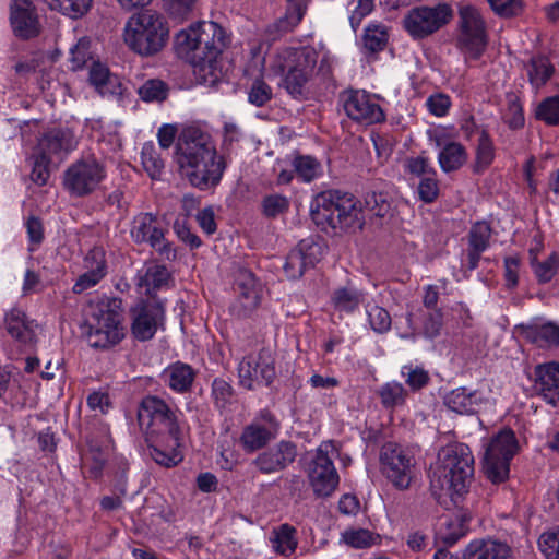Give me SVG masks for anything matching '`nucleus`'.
<instances>
[{
    "mask_svg": "<svg viewBox=\"0 0 559 559\" xmlns=\"http://www.w3.org/2000/svg\"><path fill=\"white\" fill-rule=\"evenodd\" d=\"M69 61L73 71L88 67L94 61V56L91 50V40L88 38H80L70 49Z\"/></svg>",
    "mask_w": 559,
    "mask_h": 559,
    "instance_id": "nucleus-41",
    "label": "nucleus"
},
{
    "mask_svg": "<svg viewBox=\"0 0 559 559\" xmlns=\"http://www.w3.org/2000/svg\"><path fill=\"white\" fill-rule=\"evenodd\" d=\"M466 531L467 525L463 515L448 516L441 522L440 533L447 543H455L465 535Z\"/></svg>",
    "mask_w": 559,
    "mask_h": 559,
    "instance_id": "nucleus-43",
    "label": "nucleus"
},
{
    "mask_svg": "<svg viewBox=\"0 0 559 559\" xmlns=\"http://www.w3.org/2000/svg\"><path fill=\"white\" fill-rule=\"evenodd\" d=\"M293 165L297 175L306 182L313 180L321 170L320 163L311 156H298Z\"/></svg>",
    "mask_w": 559,
    "mask_h": 559,
    "instance_id": "nucleus-50",
    "label": "nucleus"
},
{
    "mask_svg": "<svg viewBox=\"0 0 559 559\" xmlns=\"http://www.w3.org/2000/svg\"><path fill=\"white\" fill-rule=\"evenodd\" d=\"M366 207L377 217L391 215L392 206L384 193L370 192L365 198Z\"/></svg>",
    "mask_w": 559,
    "mask_h": 559,
    "instance_id": "nucleus-51",
    "label": "nucleus"
},
{
    "mask_svg": "<svg viewBox=\"0 0 559 559\" xmlns=\"http://www.w3.org/2000/svg\"><path fill=\"white\" fill-rule=\"evenodd\" d=\"M380 536L366 528H348L341 535L344 544L352 548L362 549L376 545Z\"/></svg>",
    "mask_w": 559,
    "mask_h": 559,
    "instance_id": "nucleus-38",
    "label": "nucleus"
},
{
    "mask_svg": "<svg viewBox=\"0 0 559 559\" xmlns=\"http://www.w3.org/2000/svg\"><path fill=\"white\" fill-rule=\"evenodd\" d=\"M275 376V357L269 348L247 355L238 366L239 383L247 390L269 385Z\"/></svg>",
    "mask_w": 559,
    "mask_h": 559,
    "instance_id": "nucleus-13",
    "label": "nucleus"
},
{
    "mask_svg": "<svg viewBox=\"0 0 559 559\" xmlns=\"http://www.w3.org/2000/svg\"><path fill=\"white\" fill-rule=\"evenodd\" d=\"M426 106L432 115L443 117L450 109L451 100L448 95L437 93L427 98Z\"/></svg>",
    "mask_w": 559,
    "mask_h": 559,
    "instance_id": "nucleus-61",
    "label": "nucleus"
},
{
    "mask_svg": "<svg viewBox=\"0 0 559 559\" xmlns=\"http://www.w3.org/2000/svg\"><path fill=\"white\" fill-rule=\"evenodd\" d=\"M276 423L269 417L267 425L252 423L243 428L240 443L246 452L252 453L265 447L276 436Z\"/></svg>",
    "mask_w": 559,
    "mask_h": 559,
    "instance_id": "nucleus-25",
    "label": "nucleus"
},
{
    "mask_svg": "<svg viewBox=\"0 0 559 559\" xmlns=\"http://www.w3.org/2000/svg\"><path fill=\"white\" fill-rule=\"evenodd\" d=\"M138 420L150 443V455L159 465L173 467L183 456L181 429L176 414L157 396H145L138 409Z\"/></svg>",
    "mask_w": 559,
    "mask_h": 559,
    "instance_id": "nucleus-2",
    "label": "nucleus"
},
{
    "mask_svg": "<svg viewBox=\"0 0 559 559\" xmlns=\"http://www.w3.org/2000/svg\"><path fill=\"white\" fill-rule=\"evenodd\" d=\"M170 274L163 265L153 264L145 269L144 273L139 277V287L145 288L146 295H153L156 289L166 286L169 282Z\"/></svg>",
    "mask_w": 559,
    "mask_h": 559,
    "instance_id": "nucleus-35",
    "label": "nucleus"
},
{
    "mask_svg": "<svg viewBox=\"0 0 559 559\" xmlns=\"http://www.w3.org/2000/svg\"><path fill=\"white\" fill-rule=\"evenodd\" d=\"M381 468L392 485L406 490L416 475V460L412 452L396 443L388 442L380 452Z\"/></svg>",
    "mask_w": 559,
    "mask_h": 559,
    "instance_id": "nucleus-11",
    "label": "nucleus"
},
{
    "mask_svg": "<svg viewBox=\"0 0 559 559\" xmlns=\"http://www.w3.org/2000/svg\"><path fill=\"white\" fill-rule=\"evenodd\" d=\"M367 313L370 325L376 332L383 333L391 328V317L384 308L368 306Z\"/></svg>",
    "mask_w": 559,
    "mask_h": 559,
    "instance_id": "nucleus-57",
    "label": "nucleus"
},
{
    "mask_svg": "<svg viewBox=\"0 0 559 559\" xmlns=\"http://www.w3.org/2000/svg\"><path fill=\"white\" fill-rule=\"evenodd\" d=\"M107 461L106 451L93 442L88 443V449L83 455V464L87 468L90 476L98 478Z\"/></svg>",
    "mask_w": 559,
    "mask_h": 559,
    "instance_id": "nucleus-40",
    "label": "nucleus"
},
{
    "mask_svg": "<svg viewBox=\"0 0 559 559\" xmlns=\"http://www.w3.org/2000/svg\"><path fill=\"white\" fill-rule=\"evenodd\" d=\"M337 450L333 442H322L308 466L310 486L318 498L331 496L338 485V475L333 464Z\"/></svg>",
    "mask_w": 559,
    "mask_h": 559,
    "instance_id": "nucleus-12",
    "label": "nucleus"
},
{
    "mask_svg": "<svg viewBox=\"0 0 559 559\" xmlns=\"http://www.w3.org/2000/svg\"><path fill=\"white\" fill-rule=\"evenodd\" d=\"M85 266L90 269L79 276L73 285V293L82 294L94 287L106 274L104 252L100 249L91 250L85 258Z\"/></svg>",
    "mask_w": 559,
    "mask_h": 559,
    "instance_id": "nucleus-26",
    "label": "nucleus"
},
{
    "mask_svg": "<svg viewBox=\"0 0 559 559\" xmlns=\"http://www.w3.org/2000/svg\"><path fill=\"white\" fill-rule=\"evenodd\" d=\"M131 333L139 341L151 340L164 321V307L155 300H141L130 310Z\"/></svg>",
    "mask_w": 559,
    "mask_h": 559,
    "instance_id": "nucleus-16",
    "label": "nucleus"
},
{
    "mask_svg": "<svg viewBox=\"0 0 559 559\" xmlns=\"http://www.w3.org/2000/svg\"><path fill=\"white\" fill-rule=\"evenodd\" d=\"M493 160V145L489 135L481 131L477 150H476V160L474 164L475 173H483Z\"/></svg>",
    "mask_w": 559,
    "mask_h": 559,
    "instance_id": "nucleus-47",
    "label": "nucleus"
},
{
    "mask_svg": "<svg viewBox=\"0 0 559 559\" xmlns=\"http://www.w3.org/2000/svg\"><path fill=\"white\" fill-rule=\"evenodd\" d=\"M342 100L346 115L357 122L373 124L384 120L382 108L365 91H346Z\"/></svg>",
    "mask_w": 559,
    "mask_h": 559,
    "instance_id": "nucleus-18",
    "label": "nucleus"
},
{
    "mask_svg": "<svg viewBox=\"0 0 559 559\" xmlns=\"http://www.w3.org/2000/svg\"><path fill=\"white\" fill-rule=\"evenodd\" d=\"M212 397L217 408L225 409L233 399L231 385L224 379H215L212 383Z\"/></svg>",
    "mask_w": 559,
    "mask_h": 559,
    "instance_id": "nucleus-55",
    "label": "nucleus"
},
{
    "mask_svg": "<svg viewBox=\"0 0 559 559\" xmlns=\"http://www.w3.org/2000/svg\"><path fill=\"white\" fill-rule=\"evenodd\" d=\"M165 376L168 379L169 386L177 392L189 390L194 379L192 368L182 362L169 366L165 371Z\"/></svg>",
    "mask_w": 559,
    "mask_h": 559,
    "instance_id": "nucleus-36",
    "label": "nucleus"
},
{
    "mask_svg": "<svg viewBox=\"0 0 559 559\" xmlns=\"http://www.w3.org/2000/svg\"><path fill=\"white\" fill-rule=\"evenodd\" d=\"M296 534L297 531L294 526L289 524L280 525L273 531L272 547L283 556H290L298 545Z\"/></svg>",
    "mask_w": 559,
    "mask_h": 559,
    "instance_id": "nucleus-34",
    "label": "nucleus"
},
{
    "mask_svg": "<svg viewBox=\"0 0 559 559\" xmlns=\"http://www.w3.org/2000/svg\"><path fill=\"white\" fill-rule=\"evenodd\" d=\"M88 342L93 347L108 348L124 336L122 300L108 298L90 305Z\"/></svg>",
    "mask_w": 559,
    "mask_h": 559,
    "instance_id": "nucleus-8",
    "label": "nucleus"
},
{
    "mask_svg": "<svg viewBox=\"0 0 559 559\" xmlns=\"http://www.w3.org/2000/svg\"><path fill=\"white\" fill-rule=\"evenodd\" d=\"M460 16V44L464 52L471 59H478L485 50L486 29L479 11L471 5L462 7Z\"/></svg>",
    "mask_w": 559,
    "mask_h": 559,
    "instance_id": "nucleus-15",
    "label": "nucleus"
},
{
    "mask_svg": "<svg viewBox=\"0 0 559 559\" xmlns=\"http://www.w3.org/2000/svg\"><path fill=\"white\" fill-rule=\"evenodd\" d=\"M438 160L444 173L461 168L467 160L465 147L457 142H447L440 150Z\"/></svg>",
    "mask_w": 559,
    "mask_h": 559,
    "instance_id": "nucleus-33",
    "label": "nucleus"
},
{
    "mask_svg": "<svg viewBox=\"0 0 559 559\" xmlns=\"http://www.w3.org/2000/svg\"><path fill=\"white\" fill-rule=\"evenodd\" d=\"M131 236L135 242H147L165 260H175L176 249L165 240L164 230L157 226L155 217L150 213L140 214L133 222Z\"/></svg>",
    "mask_w": 559,
    "mask_h": 559,
    "instance_id": "nucleus-17",
    "label": "nucleus"
},
{
    "mask_svg": "<svg viewBox=\"0 0 559 559\" xmlns=\"http://www.w3.org/2000/svg\"><path fill=\"white\" fill-rule=\"evenodd\" d=\"M296 455L297 450L292 442L281 441L275 447L259 454L253 464L263 474L276 473L292 464Z\"/></svg>",
    "mask_w": 559,
    "mask_h": 559,
    "instance_id": "nucleus-23",
    "label": "nucleus"
},
{
    "mask_svg": "<svg viewBox=\"0 0 559 559\" xmlns=\"http://www.w3.org/2000/svg\"><path fill=\"white\" fill-rule=\"evenodd\" d=\"M176 43L182 52L192 53V58L198 60L195 68L204 83L215 84L218 81L213 63L225 47V36L217 23L202 21L193 24L177 34Z\"/></svg>",
    "mask_w": 559,
    "mask_h": 559,
    "instance_id": "nucleus-5",
    "label": "nucleus"
},
{
    "mask_svg": "<svg viewBox=\"0 0 559 559\" xmlns=\"http://www.w3.org/2000/svg\"><path fill=\"white\" fill-rule=\"evenodd\" d=\"M287 8L284 16L278 19L273 25L270 26V32L275 31L280 36L284 33L293 31L302 20L309 0H286Z\"/></svg>",
    "mask_w": 559,
    "mask_h": 559,
    "instance_id": "nucleus-30",
    "label": "nucleus"
},
{
    "mask_svg": "<svg viewBox=\"0 0 559 559\" xmlns=\"http://www.w3.org/2000/svg\"><path fill=\"white\" fill-rule=\"evenodd\" d=\"M524 333L538 347H559V325L554 322L528 326Z\"/></svg>",
    "mask_w": 559,
    "mask_h": 559,
    "instance_id": "nucleus-32",
    "label": "nucleus"
},
{
    "mask_svg": "<svg viewBox=\"0 0 559 559\" xmlns=\"http://www.w3.org/2000/svg\"><path fill=\"white\" fill-rule=\"evenodd\" d=\"M378 395L383 407L394 408L405 403L407 392L401 383L392 381L380 386Z\"/></svg>",
    "mask_w": 559,
    "mask_h": 559,
    "instance_id": "nucleus-39",
    "label": "nucleus"
},
{
    "mask_svg": "<svg viewBox=\"0 0 559 559\" xmlns=\"http://www.w3.org/2000/svg\"><path fill=\"white\" fill-rule=\"evenodd\" d=\"M288 207V199L281 194L266 195L262 201V212L266 217H276L287 212Z\"/></svg>",
    "mask_w": 559,
    "mask_h": 559,
    "instance_id": "nucleus-54",
    "label": "nucleus"
},
{
    "mask_svg": "<svg viewBox=\"0 0 559 559\" xmlns=\"http://www.w3.org/2000/svg\"><path fill=\"white\" fill-rule=\"evenodd\" d=\"M440 464L430 478V490L440 502L445 498L456 503L467 492L474 475V457L468 445L449 444L439 454Z\"/></svg>",
    "mask_w": 559,
    "mask_h": 559,
    "instance_id": "nucleus-3",
    "label": "nucleus"
},
{
    "mask_svg": "<svg viewBox=\"0 0 559 559\" xmlns=\"http://www.w3.org/2000/svg\"><path fill=\"white\" fill-rule=\"evenodd\" d=\"M491 236L490 225L486 222L475 223L468 234L469 247L477 251H485Z\"/></svg>",
    "mask_w": 559,
    "mask_h": 559,
    "instance_id": "nucleus-49",
    "label": "nucleus"
},
{
    "mask_svg": "<svg viewBox=\"0 0 559 559\" xmlns=\"http://www.w3.org/2000/svg\"><path fill=\"white\" fill-rule=\"evenodd\" d=\"M509 547L492 539L472 542L465 552L464 559H508Z\"/></svg>",
    "mask_w": 559,
    "mask_h": 559,
    "instance_id": "nucleus-29",
    "label": "nucleus"
},
{
    "mask_svg": "<svg viewBox=\"0 0 559 559\" xmlns=\"http://www.w3.org/2000/svg\"><path fill=\"white\" fill-rule=\"evenodd\" d=\"M175 162L187 180L200 190L217 186L225 170V162L217 154L211 136L195 127L179 134Z\"/></svg>",
    "mask_w": 559,
    "mask_h": 559,
    "instance_id": "nucleus-1",
    "label": "nucleus"
},
{
    "mask_svg": "<svg viewBox=\"0 0 559 559\" xmlns=\"http://www.w3.org/2000/svg\"><path fill=\"white\" fill-rule=\"evenodd\" d=\"M105 178L103 163L93 156L82 157L66 169L63 187L71 195L81 198L93 193Z\"/></svg>",
    "mask_w": 559,
    "mask_h": 559,
    "instance_id": "nucleus-10",
    "label": "nucleus"
},
{
    "mask_svg": "<svg viewBox=\"0 0 559 559\" xmlns=\"http://www.w3.org/2000/svg\"><path fill=\"white\" fill-rule=\"evenodd\" d=\"M406 169L409 174L423 178L436 175L435 168L429 164L428 158L424 156L407 159Z\"/></svg>",
    "mask_w": 559,
    "mask_h": 559,
    "instance_id": "nucleus-63",
    "label": "nucleus"
},
{
    "mask_svg": "<svg viewBox=\"0 0 559 559\" xmlns=\"http://www.w3.org/2000/svg\"><path fill=\"white\" fill-rule=\"evenodd\" d=\"M402 374L405 377L406 383L413 390H419L425 386L429 381V374L423 368L403 367Z\"/></svg>",
    "mask_w": 559,
    "mask_h": 559,
    "instance_id": "nucleus-60",
    "label": "nucleus"
},
{
    "mask_svg": "<svg viewBox=\"0 0 559 559\" xmlns=\"http://www.w3.org/2000/svg\"><path fill=\"white\" fill-rule=\"evenodd\" d=\"M388 32L382 24H369L364 35V46L371 52H378L385 48L388 44Z\"/></svg>",
    "mask_w": 559,
    "mask_h": 559,
    "instance_id": "nucleus-44",
    "label": "nucleus"
},
{
    "mask_svg": "<svg viewBox=\"0 0 559 559\" xmlns=\"http://www.w3.org/2000/svg\"><path fill=\"white\" fill-rule=\"evenodd\" d=\"M552 67L546 58L531 59L527 66V75L532 85L539 87L551 76Z\"/></svg>",
    "mask_w": 559,
    "mask_h": 559,
    "instance_id": "nucleus-45",
    "label": "nucleus"
},
{
    "mask_svg": "<svg viewBox=\"0 0 559 559\" xmlns=\"http://www.w3.org/2000/svg\"><path fill=\"white\" fill-rule=\"evenodd\" d=\"M452 17V10L448 4L436 7H419L412 9L404 17L405 29L415 38L426 37L443 25Z\"/></svg>",
    "mask_w": 559,
    "mask_h": 559,
    "instance_id": "nucleus-14",
    "label": "nucleus"
},
{
    "mask_svg": "<svg viewBox=\"0 0 559 559\" xmlns=\"http://www.w3.org/2000/svg\"><path fill=\"white\" fill-rule=\"evenodd\" d=\"M49 164L55 163L51 162L50 159H46L44 156H40L39 153H36L33 169L31 173V178L35 183L39 186H44L45 183H47L50 177V171L48 167Z\"/></svg>",
    "mask_w": 559,
    "mask_h": 559,
    "instance_id": "nucleus-59",
    "label": "nucleus"
},
{
    "mask_svg": "<svg viewBox=\"0 0 559 559\" xmlns=\"http://www.w3.org/2000/svg\"><path fill=\"white\" fill-rule=\"evenodd\" d=\"M534 273L539 283L549 282L557 273L559 267V257L556 253L550 254L542 262H532Z\"/></svg>",
    "mask_w": 559,
    "mask_h": 559,
    "instance_id": "nucleus-53",
    "label": "nucleus"
},
{
    "mask_svg": "<svg viewBox=\"0 0 559 559\" xmlns=\"http://www.w3.org/2000/svg\"><path fill=\"white\" fill-rule=\"evenodd\" d=\"M51 10L71 19H78L88 12L93 0H43Z\"/></svg>",
    "mask_w": 559,
    "mask_h": 559,
    "instance_id": "nucleus-37",
    "label": "nucleus"
},
{
    "mask_svg": "<svg viewBox=\"0 0 559 559\" xmlns=\"http://www.w3.org/2000/svg\"><path fill=\"white\" fill-rule=\"evenodd\" d=\"M273 97L272 87L262 79H255L248 92V100L258 107L264 106Z\"/></svg>",
    "mask_w": 559,
    "mask_h": 559,
    "instance_id": "nucleus-52",
    "label": "nucleus"
},
{
    "mask_svg": "<svg viewBox=\"0 0 559 559\" xmlns=\"http://www.w3.org/2000/svg\"><path fill=\"white\" fill-rule=\"evenodd\" d=\"M366 294L352 285L336 288L331 296V304L338 312L353 313L365 301Z\"/></svg>",
    "mask_w": 559,
    "mask_h": 559,
    "instance_id": "nucleus-31",
    "label": "nucleus"
},
{
    "mask_svg": "<svg viewBox=\"0 0 559 559\" xmlns=\"http://www.w3.org/2000/svg\"><path fill=\"white\" fill-rule=\"evenodd\" d=\"M10 23L15 36L23 39L33 38L40 32L39 19L31 0H13Z\"/></svg>",
    "mask_w": 559,
    "mask_h": 559,
    "instance_id": "nucleus-21",
    "label": "nucleus"
},
{
    "mask_svg": "<svg viewBox=\"0 0 559 559\" xmlns=\"http://www.w3.org/2000/svg\"><path fill=\"white\" fill-rule=\"evenodd\" d=\"M324 248L320 242L311 238L302 239L295 249H293L284 264V272L290 280H297L302 276L305 271L314 266L323 255Z\"/></svg>",
    "mask_w": 559,
    "mask_h": 559,
    "instance_id": "nucleus-19",
    "label": "nucleus"
},
{
    "mask_svg": "<svg viewBox=\"0 0 559 559\" xmlns=\"http://www.w3.org/2000/svg\"><path fill=\"white\" fill-rule=\"evenodd\" d=\"M515 435L510 429L498 432L486 445L484 472L495 484L504 481L509 476L510 461L518 451Z\"/></svg>",
    "mask_w": 559,
    "mask_h": 559,
    "instance_id": "nucleus-9",
    "label": "nucleus"
},
{
    "mask_svg": "<svg viewBox=\"0 0 559 559\" xmlns=\"http://www.w3.org/2000/svg\"><path fill=\"white\" fill-rule=\"evenodd\" d=\"M534 115L548 126H559V96L545 98L536 106Z\"/></svg>",
    "mask_w": 559,
    "mask_h": 559,
    "instance_id": "nucleus-46",
    "label": "nucleus"
},
{
    "mask_svg": "<svg viewBox=\"0 0 559 559\" xmlns=\"http://www.w3.org/2000/svg\"><path fill=\"white\" fill-rule=\"evenodd\" d=\"M74 134L68 129H55L47 132L38 142L37 153L56 165L75 148Z\"/></svg>",
    "mask_w": 559,
    "mask_h": 559,
    "instance_id": "nucleus-22",
    "label": "nucleus"
},
{
    "mask_svg": "<svg viewBox=\"0 0 559 559\" xmlns=\"http://www.w3.org/2000/svg\"><path fill=\"white\" fill-rule=\"evenodd\" d=\"M485 401L486 399L479 390L468 391L466 388L454 389L444 397L447 407L461 415L477 412Z\"/></svg>",
    "mask_w": 559,
    "mask_h": 559,
    "instance_id": "nucleus-27",
    "label": "nucleus"
},
{
    "mask_svg": "<svg viewBox=\"0 0 559 559\" xmlns=\"http://www.w3.org/2000/svg\"><path fill=\"white\" fill-rule=\"evenodd\" d=\"M318 55L309 48H285L271 63L274 73L284 75L283 87L296 99H306L311 93V81Z\"/></svg>",
    "mask_w": 559,
    "mask_h": 559,
    "instance_id": "nucleus-7",
    "label": "nucleus"
},
{
    "mask_svg": "<svg viewBox=\"0 0 559 559\" xmlns=\"http://www.w3.org/2000/svg\"><path fill=\"white\" fill-rule=\"evenodd\" d=\"M126 45L135 53L152 57L160 52L169 39V25L158 11L145 9L132 14L123 29Z\"/></svg>",
    "mask_w": 559,
    "mask_h": 559,
    "instance_id": "nucleus-6",
    "label": "nucleus"
},
{
    "mask_svg": "<svg viewBox=\"0 0 559 559\" xmlns=\"http://www.w3.org/2000/svg\"><path fill=\"white\" fill-rule=\"evenodd\" d=\"M140 97L145 102H163L168 95V86L160 80H147L139 88Z\"/></svg>",
    "mask_w": 559,
    "mask_h": 559,
    "instance_id": "nucleus-48",
    "label": "nucleus"
},
{
    "mask_svg": "<svg viewBox=\"0 0 559 559\" xmlns=\"http://www.w3.org/2000/svg\"><path fill=\"white\" fill-rule=\"evenodd\" d=\"M538 546L547 559H559V532L542 534Z\"/></svg>",
    "mask_w": 559,
    "mask_h": 559,
    "instance_id": "nucleus-58",
    "label": "nucleus"
},
{
    "mask_svg": "<svg viewBox=\"0 0 559 559\" xmlns=\"http://www.w3.org/2000/svg\"><path fill=\"white\" fill-rule=\"evenodd\" d=\"M198 0H163L165 11L178 20L187 19L195 8Z\"/></svg>",
    "mask_w": 559,
    "mask_h": 559,
    "instance_id": "nucleus-56",
    "label": "nucleus"
},
{
    "mask_svg": "<svg viewBox=\"0 0 559 559\" xmlns=\"http://www.w3.org/2000/svg\"><path fill=\"white\" fill-rule=\"evenodd\" d=\"M310 216L321 230L333 235L355 233L365 224L360 202L340 190L317 194L310 205Z\"/></svg>",
    "mask_w": 559,
    "mask_h": 559,
    "instance_id": "nucleus-4",
    "label": "nucleus"
},
{
    "mask_svg": "<svg viewBox=\"0 0 559 559\" xmlns=\"http://www.w3.org/2000/svg\"><path fill=\"white\" fill-rule=\"evenodd\" d=\"M439 193L438 181L436 175L421 178L418 185V194L420 200L426 203L432 202Z\"/></svg>",
    "mask_w": 559,
    "mask_h": 559,
    "instance_id": "nucleus-62",
    "label": "nucleus"
},
{
    "mask_svg": "<svg viewBox=\"0 0 559 559\" xmlns=\"http://www.w3.org/2000/svg\"><path fill=\"white\" fill-rule=\"evenodd\" d=\"M142 165L152 179H159L164 170V160L154 144L145 143L141 152Z\"/></svg>",
    "mask_w": 559,
    "mask_h": 559,
    "instance_id": "nucleus-42",
    "label": "nucleus"
},
{
    "mask_svg": "<svg viewBox=\"0 0 559 559\" xmlns=\"http://www.w3.org/2000/svg\"><path fill=\"white\" fill-rule=\"evenodd\" d=\"M442 326V312L435 309L429 312L424 321L423 334L428 338H435L440 334Z\"/></svg>",
    "mask_w": 559,
    "mask_h": 559,
    "instance_id": "nucleus-64",
    "label": "nucleus"
},
{
    "mask_svg": "<svg viewBox=\"0 0 559 559\" xmlns=\"http://www.w3.org/2000/svg\"><path fill=\"white\" fill-rule=\"evenodd\" d=\"M535 388L551 405L559 403V364L550 361L535 367Z\"/></svg>",
    "mask_w": 559,
    "mask_h": 559,
    "instance_id": "nucleus-24",
    "label": "nucleus"
},
{
    "mask_svg": "<svg viewBox=\"0 0 559 559\" xmlns=\"http://www.w3.org/2000/svg\"><path fill=\"white\" fill-rule=\"evenodd\" d=\"M8 333L22 344H32L35 341L37 325L29 321L20 309H12L5 317Z\"/></svg>",
    "mask_w": 559,
    "mask_h": 559,
    "instance_id": "nucleus-28",
    "label": "nucleus"
},
{
    "mask_svg": "<svg viewBox=\"0 0 559 559\" xmlns=\"http://www.w3.org/2000/svg\"><path fill=\"white\" fill-rule=\"evenodd\" d=\"M238 296L231 305V312L239 318L250 316L260 305L262 288L254 275L249 271H241L237 282Z\"/></svg>",
    "mask_w": 559,
    "mask_h": 559,
    "instance_id": "nucleus-20",
    "label": "nucleus"
}]
</instances>
